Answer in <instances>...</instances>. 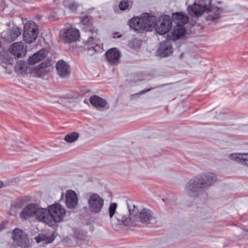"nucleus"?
<instances>
[{"label": "nucleus", "mask_w": 248, "mask_h": 248, "mask_svg": "<svg viewBox=\"0 0 248 248\" xmlns=\"http://www.w3.org/2000/svg\"><path fill=\"white\" fill-rule=\"evenodd\" d=\"M127 209H119L116 211L117 204L113 202L109 204L108 213L110 220L113 228L119 225L127 227L140 226L142 223H152L156 221L154 213L149 209L143 208L140 212L137 206L131 200L126 201Z\"/></svg>", "instance_id": "obj_1"}, {"label": "nucleus", "mask_w": 248, "mask_h": 248, "mask_svg": "<svg viewBox=\"0 0 248 248\" xmlns=\"http://www.w3.org/2000/svg\"><path fill=\"white\" fill-rule=\"evenodd\" d=\"M20 217L24 219L34 217L40 222L52 226L62 220V208L61 205L58 203L48 206L47 209L40 208L38 204L31 203L24 208L20 213Z\"/></svg>", "instance_id": "obj_2"}, {"label": "nucleus", "mask_w": 248, "mask_h": 248, "mask_svg": "<svg viewBox=\"0 0 248 248\" xmlns=\"http://www.w3.org/2000/svg\"><path fill=\"white\" fill-rule=\"evenodd\" d=\"M217 181L216 176L212 173L202 174L199 177L190 180L186 185V200H193L204 193Z\"/></svg>", "instance_id": "obj_3"}, {"label": "nucleus", "mask_w": 248, "mask_h": 248, "mask_svg": "<svg viewBox=\"0 0 248 248\" xmlns=\"http://www.w3.org/2000/svg\"><path fill=\"white\" fill-rule=\"evenodd\" d=\"M212 0H199L195 2L192 5H189L187 11L190 15L194 16H199L204 12H209L206 17L208 20L214 21L220 17L223 12V8L214 6L211 4Z\"/></svg>", "instance_id": "obj_4"}, {"label": "nucleus", "mask_w": 248, "mask_h": 248, "mask_svg": "<svg viewBox=\"0 0 248 248\" xmlns=\"http://www.w3.org/2000/svg\"><path fill=\"white\" fill-rule=\"evenodd\" d=\"M88 205L89 211L93 214H99L103 209L104 199L94 193L88 194Z\"/></svg>", "instance_id": "obj_5"}, {"label": "nucleus", "mask_w": 248, "mask_h": 248, "mask_svg": "<svg viewBox=\"0 0 248 248\" xmlns=\"http://www.w3.org/2000/svg\"><path fill=\"white\" fill-rule=\"evenodd\" d=\"M172 25V21L169 16L164 15L161 16L157 21L156 20L155 29L158 34H164L170 29Z\"/></svg>", "instance_id": "obj_6"}, {"label": "nucleus", "mask_w": 248, "mask_h": 248, "mask_svg": "<svg viewBox=\"0 0 248 248\" xmlns=\"http://www.w3.org/2000/svg\"><path fill=\"white\" fill-rule=\"evenodd\" d=\"M38 28L33 23L29 22L24 27V40L28 44H31L34 41L38 36Z\"/></svg>", "instance_id": "obj_7"}, {"label": "nucleus", "mask_w": 248, "mask_h": 248, "mask_svg": "<svg viewBox=\"0 0 248 248\" xmlns=\"http://www.w3.org/2000/svg\"><path fill=\"white\" fill-rule=\"evenodd\" d=\"M12 238L18 246L21 247H27L30 244L29 239L26 233L19 229H15L13 230Z\"/></svg>", "instance_id": "obj_8"}, {"label": "nucleus", "mask_w": 248, "mask_h": 248, "mask_svg": "<svg viewBox=\"0 0 248 248\" xmlns=\"http://www.w3.org/2000/svg\"><path fill=\"white\" fill-rule=\"evenodd\" d=\"M27 46L22 42H15L9 47L10 52L17 58L24 57L27 52Z\"/></svg>", "instance_id": "obj_9"}, {"label": "nucleus", "mask_w": 248, "mask_h": 248, "mask_svg": "<svg viewBox=\"0 0 248 248\" xmlns=\"http://www.w3.org/2000/svg\"><path fill=\"white\" fill-rule=\"evenodd\" d=\"M90 102L94 107L99 111H104L109 108V105L107 101L96 95L90 97Z\"/></svg>", "instance_id": "obj_10"}, {"label": "nucleus", "mask_w": 248, "mask_h": 248, "mask_svg": "<svg viewBox=\"0 0 248 248\" xmlns=\"http://www.w3.org/2000/svg\"><path fill=\"white\" fill-rule=\"evenodd\" d=\"M143 31H150L155 26L156 18L155 16L144 13L141 16Z\"/></svg>", "instance_id": "obj_11"}, {"label": "nucleus", "mask_w": 248, "mask_h": 248, "mask_svg": "<svg viewBox=\"0 0 248 248\" xmlns=\"http://www.w3.org/2000/svg\"><path fill=\"white\" fill-rule=\"evenodd\" d=\"M78 204V198L76 193L71 189L67 190L65 193V204L69 209L75 208Z\"/></svg>", "instance_id": "obj_12"}, {"label": "nucleus", "mask_w": 248, "mask_h": 248, "mask_svg": "<svg viewBox=\"0 0 248 248\" xmlns=\"http://www.w3.org/2000/svg\"><path fill=\"white\" fill-rule=\"evenodd\" d=\"M79 36V32L78 30L70 28L63 34V40L66 43H70L77 41Z\"/></svg>", "instance_id": "obj_13"}, {"label": "nucleus", "mask_w": 248, "mask_h": 248, "mask_svg": "<svg viewBox=\"0 0 248 248\" xmlns=\"http://www.w3.org/2000/svg\"><path fill=\"white\" fill-rule=\"evenodd\" d=\"M185 28L183 25H176L174 27L172 31L168 34L169 39L176 41L181 38L185 33Z\"/></svg>", "instance_id": "obj_14"}, {"label": "nucleus", "mask_w": 248, "mask_h": 248, "mask_svg": "<svg viewBox=\"0 0 248 248\" xmlns=\"http://www.w3.org/2000/svg\"><path fill=\"white\" fill-rule=\"evenodd\" d=\"M106 57L108 62L114 64L119 63L120 52L116 48L109 49L106 52Z\"/></svg>", "instance_id": "obj_15"}, {"label": "nucleus", "mask_w": 248, "mask_h": 248, "mask_svg": "<svg viewBox=\"0 0 248 248\" xmlns=\"http://www.w3.org/2000/svg\"><path fill=\"white\" fill-rule=\"evenodd\" d=\"M86 49L89 55H92L95 52H100L102 48L100 45L94 43V39L93 37H90L86 41Z\"/></svg>", "instance_id": "obj_16"}, {"label": "nucleus", "mask_w": 248, "mask_h": 248, "mask_svg": "<svg viewBox=\"0 0 248 248\" xmlns=\"http://www.w3.org/2000/svg\"><path fill=\"white\" fill-rule=\"evenodd\" d=\"M172 52V47L170 44L168 42H162L158 50V55L162 57L169 56Z\"/></svg>", "instance_id": "obj_17"}, {"label": "nucleus", "mask_w": 248, "mask_h": 248, "mask_svg": "<svg viewBox=\"0 0 248 248\" xmlns=\"http://www.w3.org/2000/svg\"><path fill=\"white\" fill-rule=\"evenodd\" d=\"M47 55L46 51L43 49L33 54L28 59L30 64H34L45 59Z\"/></svg>", "instance_id": "obj_18"}, {"label": "nucleus", "mask_w": 248, "mask_h": 248, "mask_svg": "<svg viewBox=\"0 0 248 248\" xmlns=\"http://www.w3.org/2000/svg\"><path fill=\"white\" fill-rule=\"evenodd\" d=\"M230 159L248 165V153H232L229 155Z\"/></svg>", "instance_id": "obj_19"}, {"label": "nucleus", "mask_w": 248, "mask_h": 248, "mask_svg": "<svg viewBox=\"0 0 248 248\" xmlns=\"http://www.w3.org/2000/svg\"><path fill=\"white\" fill-rule=\"evenodd\" d=\"M142 20L141 16L133 17L129 21L130 27L135 31H143Z\"/></svg>", "instance_id": "obj_20"}, {"label": "nucleus", "mask_w": 248, "mask_h": 248, "mask_svg": "<svg viewBox=\"0 0 248 248\" xmlns=\"http://www.w3.org/2000/svg\"><path fill=\"white\" fill-rule=\"evenodd\" d=\"M172 18L176 25H183L187 23L188 18L186 15L181 13H176L172 15Z\"/></svg>", "instance_id": "obj_21"}, {"label": "nucleus", "mask_w": 248, "mask_h": 248, "mask_svg": "<svg viewBox=\"0 0 248 248\" xmlns=\"http://www.w3.org/2000/svg\"><path fill=\"white\" fill-rule=\"evenodd\" d=\"M21 34V30L17 28H13L9 32L8 35V39L10 41L15 40L17 37Z\"/></svg>", "instance_id": "obj_22"}, {"label": "nucleus", "mask_w": 248, "mask_h": 248, "mask_svg": "<svg viewBox=\"0 0 248 248\" xmlns=\"http://www.w3.org/2000/svg\"><path fill=\"white\" fill-rule=\"evenodd\" d=\"M50 63L49 62H43L41 63L37 66V74L40 76H43L44 74L47 72L48 70L46 68L49 66Z\"/></svg>", "instance_id": "obj_23"}, {"label": "nucleus", "mask_w": 248, "mask_h": 248, "mask_svg": "<svg viewBox=\"0 0 248 248\" xmlns=\"http://www.w3.org/2000/svg\"><path fill=\"white\" fill-rule=\"evenodd\" d=\"M71 68L70 65L63 61V80L67 79L70 76Z\"/></svg>", "instance_id": "obj_24"}, {"label": "nucleus", "mask_w": 248, "mask_h": 248, "mask_svg": "<svg viewBox=\"0 0 248 248\" xmlns=\"http://www.w3.org/2000/svg\"><path fill=\"white\" fill-rule=\"evenodd\" d=\"M74 238L78 244H80L85 240L86 235L82 232L78 231L74 233Z\"/></svg>", "instance_id": "obj_25"}, {"label": "nucleus", "mask_w": 248, "mask_h": 248, "mask_svg": "<svg viewBox=\"0 0 248 248\" xmlns=\"http://www.w3.org/2000/svg\"><path fill=\"white\" fill-rule=\"evenodd\" d=\"M78 138V134L77 132L70 133L64 137V140L69 143L73 142L76 141Z\"/></svg>", "instance_id": "obj_26"}, {"label": "nucleus", "mask_w": 248, "mask_h": 248, "mask_svg": "<svg viewBox=\"0 0 248 248\" xmlns=\"http://www.w3.org/2000/svg\"><path fill=\"white\" fill-rule=\"evenodd\" d=\"M79 5L76 2H71L68 5H65V7L67 8L71 12L75 13L77 11Z\"/></svg>", "instance_id": "obj_27"}, {"label": "nucleus", "mask_w": 248, "mask_h": 248, "mask_svg": "<svg viewBox=\"0 0 248 248\" xmlns=\"http://www.w3.org/2000/svg\"><path fill=\"white\" fill-rule=\"evenodd\" d=\"M35 240L38 243L41 242H44V243H49L50 242L48 238L44 235H40L36 237Z\"/></svg>", "instance_id": "obj_28"}, {"label": "nucleus", "mask_w": 248, "mask_h": 248, "mask_svg": "<svg viewBox=\"0 0 248 248\" xmlns=\"http://www.w3.org/2000/svg\"><path fill=\"white\" fill-rule=\"evenodd\" d=\"M129 6L128 0H124L122 1L119 5L120 9L122 10H124L128 8Z\"/></svg>", "instance_id": "obj_29"}, {"label": "nucleus", "mask_w": 248, "mask_h": 248, "mask_svg": "<svg viewBox=\"0 0 248 248\" xmlns=\"http://www.w3.org/2000/svg\"><path fill=\"white\" fill-rule=\"evenodd\" d=\"M56 68L57 70L58 74L62 77V60H59L56 65Z\"/></svg>", "instance_id": "obj_30"}, {"label": "nucleus", "mask_w": 248, "mask_h": 248, "mask_svg": "<svg viewBox=\"0 0 248 248\" xmlns=\"http://www.w3.org/2000/svg\"><path fill=\"white\" fill-rule=\"evenodd\" d=\"M25 65V62L23 61H20L18 62L17 66L20 69H22L23 68V65Z\"/></svg>", "instance_id": "obj_31"}, {"label": "nucleus", "mask_w": 248, "mask_h": 248, "mask_svg": "<svg viewBox=\"0 0 248 248\" xmlns=\"http://www.w3.org/2000/svg\"><path fill=\"white\" fill-rule=\"evenodd\" d=\"M152 89H145V90H143L141 91H140V92H139V93H136V94H139V95H141V94H143L149 91H150V90H151Z\"/></svg>", "instance_id": "obj_32"}, {"label": "nucleus", "mask_w": 248, "mask_h": 248, "mask_svg": "<svg viewBox=\"0 0 248 248\" xmlns=\"http://www.w3.org/2000/svg\"><path fill=\"white\" fill-rule=\"evenodd\" d=\"M90 19V17L89 16H86L82 20V22H83V24H87V22L88 21H89Z\"/></svg>", "instance_id": "obj_33"}, {"label": "nucleus", "mask_w": 248, "mask_h": 248, "mask_svg": "<svg viewBox=\"0 0 248 248\" xmlns=\"http://www.w3.org/2000/svg\"><path fill=\"white\" fill-rule=\"evenodd\" d=\"M13 62V59L12 58H10L7 60L6 63L8 64H12Z\"/></svg>", "instance_id": "obj_34"}, {"label": "nucleus", "mask_w": 248, "mask_h": 248, "mask_svg": "<svg viewBox=\"0 0 248 248\" xmlns=\"http://www.w3.org/2000/svg\"><path fill=\"white\" fill-rule=\"evenodd\" d=\"M73 97V95L72 94H69V95H66L64 96V98H70Z\"/></svg>", "instance_id": "obj_35"}, {"label": "nucleus", "mask_w": 248, "mask_h": 248, "mask_svg": "<svg viewBox=\"0 0 248 248\" xmlns=\"http://www.w3.org/2000/svg\"><path fill=\"white\" fill-rule=\"evenodd\" d=\"M184 53H182L179 56V59H183V57H184Z\"/></svg>", "instance_id": "obj_36"}, {"label": "nucleus", "mask_w": 248, "mask_h": 248, "mask_svg": "<svg viewBox=\"0 0 248 248\" xmlns=\"http://www.w3.org/2000/svg\"><path fill=\"white\" fill-rule=\"evenodd\" d=\"M3 228V224L2 223H1V224H0V231L1 230H2Z\"/></svg>", "instance_id": "obj_37"}, {"label": "nucleus", "mask_w": 248, "mask_h": 248, "mask_svg": "<svg viewBox=\"0 0 248 248\" xmlns=\"http://www.w3.org/2000/svg\"><path fill=\"white\" fill-rule=\"evenodd\" d=\"M3 7L2 5H0V12L2 10H3Z\"/></svg>", "instance_id": "obj_38"}, {"label": "nucleus", "mask_w": 248, "mask_h": 248, "mask_svg": "<svg viewBox=\"0 0 248 248\" xmlns=\"http://www.w3.org/2000/svg\"><path fill=\"white\" fill-rule=\"evenodd\" d=\"M54 1L56 2L57 4H60L59 0H54Z\"/></svg>", "instance_id": "obj_39"}, {"label": "nucleus", "mask_w": 248, "mask_h": 248, "mask_svg": "<svg viewBox=\"0 0 248 248\" xmlns=\"http://www.w3.org/2000/svg\"><path fill=\"white\" fill-rule=\"evenodd\" d=\"M3 186V182L1 181H0V188L2 187Z\"/></svg>", "instance_id": "obj_40"}, {"label": "nucleus", "mask_w": 248, "mask_h": 248, "mask_svg": "<svg viewBox=\"0 0 248 248\" xmlns=\"http://www.w3.org/2000/svg\"><path fill=\"white\" fill-rule=\"evenodd\" d=\"M65 212H66L65 210H64V209H63V212H62L63 216L64 215H65Z\"/></svg>", "instance_id": "obj_41"}, {"label": "nucleus", "mask_w": 248, "mask_h": 248, "mask_svg": "<svg viewBox=\"0 0 248 248\" xmlns=\"http://www.w3.org/2000/svg\"><path fill=\"white\" fill-rule=\"evenodd\" d=\"M63 241H65V242H68V240H67V238H66L64 240H63Z\"/></svg>", "instance_id": "obj_42"}, {"label": "nucleus", "mask_w": 248, "mask_h": 248, "mask_svg": "<svg viewBox=\"0 0 248 248\" xmlns=\"http://www.w3.org/2000/svg\"><path fill=\"white\" fill-rule=\"evenodd\" d=\"M121 36H122V35H120L118 36V37H118V38H120V37H121Z\"/></svg>", "instance_id": "obj_43"}, {"label": "nucleus", "mask_w": 248, "mask_h": 248, "mask_svg": "<svg viewBox=\"0 0 248 248\" xmlns=\"http://www.w3.org/2000/svg\"><path fill=\"white\" fill-rule=\"evenodd\" d=\"M62 199V195H61V197L60 198V200H61Z\"/></svg>", "instance_id": "obj_44"}]
</instances>
